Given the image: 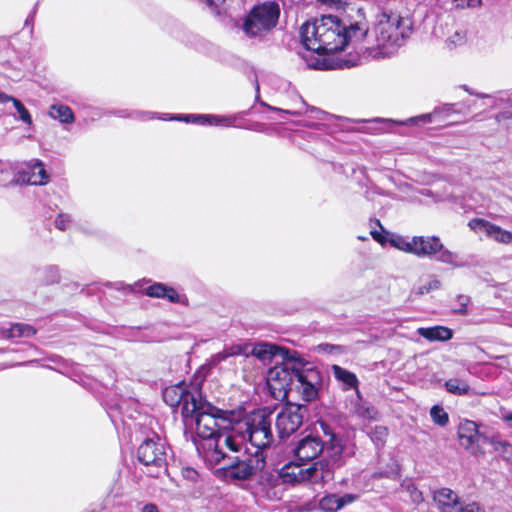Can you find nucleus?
Here are the masks:
<instances>
[{"instance_id": "f257e3e1", "label": "nucleus", "mask_w": 512, "mask_h": 512, "mask_svg": "<svg viewBox=\"0 0 512 512\" xmlns=\"http://www.w3.org/2000/svg\"><path fill=\"white\" fill-rule=\"evenodd\" d=\"M184 437L192 441L198 453L211 465L220 463L225 447L224 439L232 431L234 412L222 410L203 399L196 403L194 412L183 419Z\"/></svg>"}, {"instance_id": "f03ea898", "label": "nucleus", "mask_w": 512, "mask_h": 512, "mask_svg": "<svg viewBox=\"0 0 512 512\" xmlns=\"http://www.w3.org/2000/svg\"><path fill=\"white\" fill-rule=\"evenodd\" d=\"M368 31L365 22L347 24L338 16L322 15L305 22L300 28V36L307 50L329 54L343 50L349 43L363 40Z\"/></svg>"}, {"instance_id": "7ed1b4c3", "label": "nucleus", "mask_w": 512, "mask_h": 512, "mask_svg": "<svg viewBox=\"0 0 512 512\" xmlns=\"http://www.w3.org/2000/svg\"><path fill=\"white\" fill-rule=\"evenodd\" d=\"M315 433L302 437L293 448V454L301 462L312 461L325 453V457L315 463H325L332 475L337 468L345 464V457L354 455L353 449L345 446L343 438L325 421H317Z\"/></svg>"}, {"instance_id": "20e7f679", "label": "nucleus", "mask_w": 512, "mask_h": 512, "mask_svg": "<svg viewBox=\"0 0 512 512\" xmlns=\"http://www.w3.org/2000/svg\"><path fill=\"white\" fill-rule=\"evenodd\" d=\"M272 423V413L264 409L254 410L240 419L234 417L232 431L224 439L225 447L230 451L239 452L249 442L257 450L265 453L275 440Z\"/></svg>"}, {"instance_id": "39448f33", "label": "nucleus", "mask_w": 512, "mask_h": 512, "mask_svg": "<svg viewBox=\"0 0 512 512\" xmlns=\"http://www.w3.org/2000/svg\"><path fill=\"white\" fill-rule=\"evenodd\" d=\"M223 458L220 463L225 462L224 466L217 469V475L228 482H241L252 479L266 464V453L256 450L249 453L247 447L239 452L228 450L226 447L220 448Z\"/></svg>"}, {"instance_id": "423d86ee", "label": "nucleus", "mask_w": 512, "mask_h": 512, "mask_svg": "<svg viewBox=\"0 0 512 512\" xmlns=\"http://www.w3.org/2000/svg\"><path fill=\"white\" fill-rule=\"evenodd\" d=\"M280 6L275 1L255 5L245 17L242 30L250 39L262 40L277 25Z\"/></svg>"}, {"instance_id": "0eeeda50", "label": "nucleus", "mask_w": 512, "mask_h": 512, "mask_svg": "<svg viewBox=\"0 0 512 512\" xmlns=\"http://www.w3.org/2000/svg\"><path fill=\"white\" fill-rule=\"evenodd\" d=\"M411 26L412 22L409 18L383 11L378 16L374 27L377 46L382 48L401 46L404 39L409 37Z\"/></svg>"}, {"instance_id": "6e6552de", "label": "nucleus", "mask_w": 512, "mask_h": 512, "mask_svg": "<svg viewBox=\"0 0 512 512\" xmlns=\"http://www.w3.org/2000/svg\"><path fill=\"white\" fill-rule=\"evenodd\" d=\"M168 457L169 447L159 436L147 438L137 450V459L150 477L158 478L167 473Z\"/></svg>"}, {"instance_id": "1a4fd4ad", "label": "nucleus", "mask_w": 512, "mask_h": 512, "mask_svg": "<svg viewBox=\"0 0 512 512\" xmlns=\"http://www.w3.org/2000/svg\"><path fill=\"white\" fill-rule=\"evenodd\" d=\"M286 361L282 364H275L267 373V386L271 396L276 400H284L289 392L293 391L295 370L299 359L288 358L287 352L283 355Z\"/></svg>"}, {"instance_id": "9d476101", "label": "nucleus", "mask_w": 512, "mask_h": 512, "mask_svg": "<svg viewBox=\"0 0 512 512\" xmlns=\"http://www.w3.org/2000/svg\"><path fill=\"white\" fill-rule=\"evenodd\" d=\"M279 478L288 484H320L331 481L334 475L325 463H312L307 468L290 463L280 470Z\"/></svg>"}, {"instance_id": "9b49d317", "label": "nucleus", "mask_w": 512, "mask_h": 512, "mask_svg": "<svg viewBox=\"0 0 512 512\" xmlns=\"http://www.w3.org/2000/svg\"><path fill=\"white\" fill-rule=\"evenodd\" d=\"M323 383L322 373L311 363L299 359L293 382L296 391L305 402H311L318 397Z\"/></svg>"}, {"instance_id": "f8f14e48", "label": "nucleus", "mask_w": 512, "mask_h": 512, "mask_svg": "<svg viewBox=\"0 0 512 512\" xmlns=\"http://www.w3.org/2000/svg\"><path fill=\"white\" fill-rule=\"evenodd\" d=\"M412 244L414 245L413 255L434 258L441 263L458 266L457 254L445 248L437 236H414Z\"/></svg>"}, {"instance_id": "ddd939ff", "label": "nucleus", "mask_w": 512, "mask_h": 512, "mask_svg": "<svg viewBox=\"0 0 512 512\" xmlns=\"http://www.w3.org/2000/svg\"><path fill=\"white\" fill-rule=\"evenodd\" d=\"M201 392L192 387L187 389L184 386H171L163 390V400L171 407H180L182 419L196 409V403L201 397Z\"/></svg>"}, {"instance_id": "4468645a", "label": "nucleus", "mask_w": 512, "mask_h": 512, "mask_svg": "<svg viewBox=\"0 0 512 512\" xmlns=\"http://www.w3.org/2000/svg\"><path fill=\"white\" fill-rule=\"evenodd\" d=\"M306 411L307 408L302 405H287L281 409L275 420L280 439H285L298 430Z\"/></svg>"}, {"instance_id": "2eb2a0df", "label": "nucleus", "mask_w": 512, "mask_h": 512, "mask_svg": "<svg viewBox=\"0 0 512 512\" xmlns=\"http://www.w3.org/2000/svg\"><path fill=\"white\" fill-rule=\"evenodd\" d=\"M458 436L461 446L473 455H476L481 451L480 442L482 440L487 442V439H489L488 437L480 434L477 424L470 420H465L460 423Z\"/></svg>"}, {"instance_id": "dca6fc26", "label": "nucleus", "mask_w": 512, "mask_h": 512, "mask_svg": "<svg viewBox=\"0 0 512 512\" xmlns=\"http://www.w3.org/2000/svg\"><path fill=\"white\" fill-rule=\"evenodd\" d=\"M48 174L44 165L39 160H33L26 165V168L19 171L11 184L44 185L48 182Z\"/></svg>"}, {"instance_id": "f3484780", "label": "nucleus", "mask_w": 512, "mask_h": 512, "mask_svg": "<svg viewBox=\"0 0 512 512\" xmlns=\"http://www.w3.org/2000/svg\"><path fill=\"white\" fill-rule=\"evenodd\" d=\"M469 227L473 230L483 231L487 236L500 243H510L512 233L503 230L501 227L492 224L484 219L474 218L469 222Z\"/></svg>"}, {"instance_id": "a211bd4d", "label": "nucleus", "mask_w": 512, "mask_h": 512, "mask_svg": "<svg viewBox=\"0 0 512 512\" xmlns=\"http://www.w3.org/2000/svg\"><path fill=\"white\" fill-rule=\"evenodd\" d=\"M169 119L210 126H231L234 122V119L230 117H220L216 115L204 114H179L172 116Z\"/></svg>"}, {"instance_id": "6ab92c4d", "label": "nucleus", "mask_w": 512, "mask_h": 512, "mask_svg": "<svg viewBox=\"0 0 512 512\" xmlns=\"http://www.w3.org/2000/svg\"><path fill=\"white\" fill-rule=\"evenodd\" d=\"M370 234L375 241L382 245L389 243L393 248L405 253L413 254L414 245L412 244V238L409 239L402 235L389 232H386L385 235H383L378 231H371Z\"/></svg>"}, {"instance_id": "aec40b11", "label": "nucleus", "mask_w": 512, "mask_h": 512, "mask_svg": "<svg viewBox=\"0 0 512 512\" xmlns=\"http://www.w3.org/2000/svg\"><path fill=\"white\" fill-rule=\"evenodd\" d=\"M433 498L441 512H457L461 504L458 495L449 488L435 491Z\"/></svg>"}, {"instance_id": "412c9836", "label": "nucleus", "mask_w": 512, "mask_h": 512, "mask_svg": "<svg viewBox=\"0 0 512 512\" xmlns=\"http://www.w3.org/2000/svg\"><path fill=\"white\" fill-rule=\"evenodd\" d=\"M143 292L152 298L167 299L171 303H179L180 296L177 291L163 283H153L143 289Z\"/></svg>"}, {"instance_id": "4be33fe9", "label": "nucleus", "mask_w": 512, "mask_h": 512, "mask_svg": "<svg viewBox=\"0 0 512 512\" xmlns=\"http://www.w3.org/2000/svg\"><path fill=\"white\" fill-rule=\"evenodd\" d=\"M456 104H445L441 107H436L432 113L422 114L416 117H411L407 119L405 122H402V124H419V123H429L432 121L433 117L441 116L447 117L451 115L452 113L459 112L458 109H456Z\"/></svg>"}, {"instance_id": "5701e85b", "label": "nucleus", "mask_w": 512, "mask_h": 512, "mask_svg": "<svg viewBox=\"0 0 512 512\" xmlns=\"http://www.w3.org/2000/svg\"><path fill=\"white\" fill-rule=\"evenodd\" d=\"M417 333L429 341H447L453 336V331L445 326L421 327Z\"/></svg>"}, {"instance_id": "b1692460", "label": "nucleus", "mask_w": 512, "mask_h": 512, "mask_svg": "<svg viewBox=\"0 0 512 512\" xmlns=\"http://www.w3.org/2000/svg\"><path fill=\"white\" fill-rule=\"evenodd\" d=\"M332 370L334 377L336 378V380L342 383L344 390L355 389L359 394V381L357 376L353 372H350L347 369L342 368L338 365H333Z\"/></svg>"}, {"instance_id": "393cba45", "label": "nucleus", "mask_w": 512, "mask_h": 512, "mask_svg": "<svg viewBox=\"0 0 512 512\" xmlns=\"http://www.w3.org/2000/svg\"><path fill=\"white\" fill-rule=\"evenodd\" d=\"M1 334L8 339L21 337L29 338L36 334V329L29 324L15 323L9 328H2Z\"/></svg>"}, {"instance_id": "a878e982", "label": "nucleus", "mask_w": 512, "mask_h": 512, "mask_svg": "<svg viewBox=\"0 0 512 512\" xmlns=\"http://www.w3.org/2000/svg\"><path fill=\"white\" fill-rule=\"evenodd\" d=\"M494 451L506 462L512 464V444L500 439L499 437H490L487 439Z\"/></svg>"}, {"instance_id": "bb28decb", "label": "nucleus", "mask_w": 512, "mask_h": 512, "mask_svg": "<svg viewBox=\"0 0 512 512\" xmlns=\"http://www.w3.org/2000/svg\"><path fill=\"white\" fill-rule=\"evenodd\" d=\"M332 61H333V64L327 66L326 68L345 69V68H351V67L360 65L362 63V57L358 52H355V53H349L348 55H345V56H337Z\"/></svg>"}, {"instance_id": "cd10ccee", "label": "nucleus", "mask_w": 512, "mask_h": 512, "mask_svg": "<svg viewBox=\"0 0 512 512\" xmlns=\"http://www.w3.org/2000/svg\"><path fill=\"white\" fill-rule=\"evenodd\" d=\"M282 352V349L271 344H258L252 350V354L263 362L270 361Z\"/></svg>"}, {"instance_id": "c85d7f7f", "label": "nucleus", "mask_w": 512, "mask_h": 512, "mask_svg": "<svg viewBox=\"0 0 512 512\" xmlns=\"http://www.w3.org/2000/svg\"><path fill=\"white\" fill-rule=\"evenodd\" d=\"M49 114L52 118L58 119L62 123H72L74 114L70 107L63 104H54L50 107Z\"/></svg>"}, {"instance_id": "c756f323", "label": "nucleus", "mask_w": 512, "mask_h": 512, "mask_svg": "<svg viewBox=\"0 0 512 512\" xmlns=\"http://www.w3.org/2000/svg\"><path fill=\"white\" fill-rule=\"evenodd\" d=\"M446 390L454 395H467L470 391L469 384L462 379L451 378L444 384Z\"/></svg>"}, {"instance_id": "7c9ffc66", "label": "nucleus", "mask_w": 512, "mask_h": 512, "mask_svg": "<svg viewBox=\"0 0 512 512\" xmlns=\"http://www.w3.org/2000/svg\"><path fill=\"white\" fill-rule=\"evenodd\" d=\"M319 506L324 511H338L343 508V504L340 502V499H338V495L336 494H330L323 497L319 502Z\"/></svg>"}, {"instance_id": "2f4dec72", "label": "nucleus", "mask_w": 512, "mask_h": 512, "mask_svg": "<svg viewBox=\"0 0 512 512\" xmlns=\"http://www.w3.org/2000/svg\"><path fill=\"white\" fill-rule=\"evenodd\" d=\"M388 436V429L384 426H375L369 433V437L377 449L384 446Z\"/></svg>"}, {"instance_id": "473e14b6", "label": "nucleus", "mask_w": 512, "mask_h": 512, "mask_svg": "<svg viewBox=\"0 0 512 512\" xmlns=\"http://www.w3.org/2000/svg\"><path fill=\"white\" fill-rule=\"evenodd\" d=\"M430 416L432 421L439 426H445L449 421L447 412L438 405H435L431 408Z\"/></svg>"}, {"instance_id": "72a5a7b5", "label": "nucleus", "mask_w": 512, "mask_h": 512, "mask_svg": "<svg viewBox=\"0 0 512 512\" xmlns=\"http://www.w3.org/2000/svg\"><path fill=\"white\" fill-rule=\"evenodd\" d=\"M456 305L453 312L459 315L468 314V305L471 303V298L467 295L460 294L455 299Z\"/></svg>"}, {"instance_id": "f704fd0d", "label": "nucleus", "mask_w": 512, "mask_h": 512, "mask_svg": "<svg viewBox=\"0 0 512 512\" xmlns=\"http://www.w3.org/2000/svg\"><path fill=\"white\" fill-rule=\"evenodd\" d=\"M376 478H389L396 480L400 477V466L394 462L388 470L379 471L375 473Z\"/></svg>"}, {"instance_id": "c9c22d12", "label": "nucleus", "mask_w": 512, "mask_h": 512, "mask_svg": "<svg viewBox=\"0 0 512 512\" xmlns=\"http://www.w3.org/2000/svg\"><path fill=\"white\" fill-rule=\"evenodd\" d=\"M13 105L17 112L19 113V118L26 124L32 123V118L30 116L29 111L25 108V106L16 98L13 99Z\"/></svg>"}, {"instance_id": "e433bc0d", "label": "nucleus", "mask_w": 512, "mask_h": 512, "mask_svg": "<svg viewBox=\"0 0 512 512\" xmlns=\"http://www.w3.org/2000/svg\"><path fill=\"white\" fill-rule=\"evenodd\" d=\"M45 282L47 284L56 283L60 279L59 270L56 266H48L44 269Z\"/></svg>"}, {"instance_id": "4c0bfd02", "label": "nucleus", "mask_w": 512, "mask_h": 512, "mask_svg": "<svg viewBox=\"0 0 512 512\" xmlns=\"http://www.w3.org/2000/svg\"><path fill=\"white\" fill-rule=\"evenodd\" d=\"M457 512H486L485 508L477 502L464 503L461 502Z\"/></svg>"}, {"instance_id": "58836bf2", "label": "nucleus", "mask_w": 512, "mask_h": 512, "mask_svg": "<svg viewBox=\"0 0 512 512\" xmlns=\"http://www.w3.org/2000/svg\"><path fill=\"white\" fill-rule=\"evenodd\" d=\"M72 222V218L69 214L60 213L55 219V226L61 231H64L68 228L70 223Z\"/></svg>"}, {"instance_id": "ea45409f", "label": "nucleus", "mask_w": 512, "mask_h": 512, "mask_svg": "<svg viewBox=\"0 0 512 512\" xmlns=\"http://www.w3.org/2000/svg\"><path fill=\"white\" fill-rule=\"evenodd\" d=\"M405 488L410 493V497L414 503L419 504L423 502L422 492L413 483H408Z\"/></svg>"}, {"instance_id": "a19ab883", "label": "nucleus", "mask_w": 512, "mask_h": 512, "mask_svg": "<svg viewBox=\"0 0 512 512\" xmlns=\"http://www.w3.org/2000/svg\"><path fill=\"white\" fill-rule=\"evenodd\" d=\"M457 9L475 8L481 5V0H452Z\"/></svg>"}, {"instance_id": "79ce46f5", "label": "nucleus", "mask_w": 512, "mask_h": 512, "mask_svg": "<svg viewBox=\"0 0 512 512\" xmlns=\"http://www.w3.org/2000/svg\"><path fill=\"white\" fill-rule=\"evenodd\" d=\"M496 121L499 123L504 121L512 122V99L509 100L508 106L496 115Z\"/></svg>"}, {"instance_id": "37998d69", "label": "nucleus", "mask_w": 512, "mask_h": 512, "mask_svg": "<svg viewBox=\"0 0 512 512\" xmlns=\"http://www.w3.org/2000/svg\"><path fill=\"white\" fill-rule=\"evenodd\" d=\"M441 286V282L437 279L431 280L428 284L419 287L418 294L423 295L432 290H437Z\"/></svg>"}, {"instance_id": "c03bdc74", "label": "nucleus", "mask_w": 512, "mask_h": 512, "mask_svg": "<svg viewBox=\"0 0 512 512\" xmlns=\"http://www.w3.org/2000/svg\"><path fill=\"white\" fill-rule=\"evenodd\" d=\"M227 0H201V2L205 3L211 11L216 14L221 13V5H224Z\"/></svg>"}, {"instance_id": "a18cd8bd", "label": "nucleus", "mask_w": 512, "mask_h": 512, "mask_svg": "<svg viewBox=\"0 0 512 512\" xmlns=\"http://www.w3.org/2000/svg\"><path fill=\"white\" fill-rule=\"evenodd\" d=\"M262 105L267 107L269 110L277 111V112H282V113L289 114V115H299V114H301L300 111L284 110V109H281V108L270 106V105H268L266 103H262Z\"/></svg>"}, {"instance_id": "49530a36", "label": "nucleus", "mask_w": 512, "mask_h": 512, "mask_svg": "<svg viewBox=\"0 0 512 512\" xmlns=\"http://www.w3.org/2000/svg\"><path fill=\"white\" fill-rule=\"evenodd\" d=\"M228 357H230V354H229L228 350L225 349L222 352H219L216 355H214L213 362L219 363V362L226 360Z\"/></svg>"}, {"instance_id": "de8ad7c7", "label": "nucleus", "mask_w": 512, "mask_h": 512, "mask_svg": "<svg viewBox=\"0 0 512 512\" xmlns=\"http://www.w3.org/2000/svg\"><path fill=\"white\" fill-rule=\"evenodd\" d=\"M338 499H340V502L343 504V507L347 504H350L355 501L356 496L353 494H345L343 496H338Z\"/></svg>"}, {"instance_id": "09e8293b", "label": "nucleus", "mask_w": 512, "mask_h": 512, "mask_svg": "<svg viewBox=\"0 0 512 512\" xmlns=\"http://www.w3.org/2000/svg\"><path fill=\"white\" fill-rule=\"evenodd\" d=\"M319 2L326 4L328 6L339 7L346 3L345 0H318Z\"/></svg>"}, {"instance_id": "8fccbe9b", "label": "nucleus", "mask_w": 512, "mask_h": 512, "mask_svg": "<svg viewBox=\"0 0 512 512\" xmlns=\"http://www.w3.org/2000/svg\"><path fill=\"white\" fill-rule=\"evenodd\" d=\"M106 285L107 286H113L115 289H118V290L123 289L126 292L133 291V288L131 286H129V285L124 286L123 283H121V282H116L114 284L107 283Z\"/></svg>"}, {"instance_id": "3c124183", "label": "nucleus", "mask_w": 512, "mask_h": 512, "mask_svg": "<svg viewBox=\"0 0 512 512\" xmlns=\"http://www.w3.org/2000/svg\"><path fill=\"white\" fill-rule=\"evenodd\" d=\"M226 350H228L230 356L240 355L243 353V348L240 345L232 346L230 348H227Z\"/></svg>"}, {"instance_id": "603ef678", "label": "nucleus", "mask_w": 512, "mask_h": 512, "mask_svg": "<svg viewBox=\"0 0 512 512\" xmlns=\"http://www.w3.org/2000/svg\"><path fill=\"white\" fill-rule=\"evenodd\" d=\"M141 512H159V510L155 504L149 503L142 508Z\"/></svg>"}, {"instance_id": "864d4df0", "label": "nucleus", "mask_w": 512, "mask_h": 512, "mask_svg": "<svg viewBox=\"0 0 512 512\" xmlns=\"http://www.w3.org/2000/svg\"><path fill=\"white\" fill-rule=\"evenodd\" d=\"M319 349L325 352H332L334 349H340V347L331 344H321L319 345Z\"/></svg>"}, {"instance_id": "5fc2aeb1", "label": "nucleus", "mask_w": 512, "mask_h": 512, "mask_svg": "<svg viewBox=\"0 0 512 512\" xmlns=\"http://www.w3.org/2000/svg\"><path fill=\"white\" fill-rule=\"evenodd\" d=\"M14 97L6 95L5 93L0 91V103H5L8 101H13Z\"/></svg>"}, {"instance_id": "6e6d98bb", "label": "nucleus", "mask_w": 512, "mask_h": 512, "mask_svg": "<svg viewBox=\"0 0 512 512\" xmlns=\"http://www.w3.org/2000/svg\"><path fill=\"white\" fill-rule=\"evenodd\" d=\"M252 82L255 84V90H256V93H257L256 94V98H259L260 87H259V83H258L257 76H256L255 73L253 74Z\"/></svg>"}, {"instance_id": "4d7b16f0", "label": "nucleus", "mask_w": 512, "mask_h": 512, "mask_svg": "<svg viewBox=\"0 0 512 512\" xmlns=\"http://www.w3.org/2000/svg\"><path fill=\"white\" fill-rule=\"evenodd\" d=\"M310 111H311V112H313V113H316V117H317L318 119H320V120H322L323 118H322V117H320L319 115H325V112H324V111H322V110H320V109H318V108H315V107H311V108H310Z\"/></svg>"}, {"instance_id": "13d9d810", "label": "nucleus", "mask_w": 512, "mask_h": 512, "mask_svg": "<svg viewBox=\"0 0 512 512\" xmlns=\"http://www.w3.org/2000/svg\"><path fill=\"white\" fill-rule=\"evenodd\" d=\"M36 11H37V8L34 7V9L32 10V12L29 14V16L27 17L26 21H25V25H28L29 22H32L34 17H35V14H36Z\"/></svg>"}, {"instance_id": "bf43d9fd", "label": "nucleus", "mask_w": 512, "mask_h": 512, "mask_svg": "<svg viewBox=\"0 0 512 512\" xmlns=\"http://www.w3.org/2000/svg\"><path fill=\"white\" fill-rule=\"evenodd\" d=\"M504 421L512 428V412L503 417Z\"/></svg>"}, {"instance_id": "052dcab7", "label": "nucleus", "mask_w": 512, "mask_h": 512, "mask_svg": "<svg viewBox=\"0 0 512 512\" xmlns=\"http://www.w3.org/2000/svg\"><path fill=\"white\" fill-rule=\"evenodd\" d=\"M454 37H458V42H462L464 39V36L461 35L459 32H456Z\"/></svg>"}, {"instance_id": "680f3d73", "label": "nucleus", "mask_w": 512, "mask_h": 512, "mask_svg": "<svg viewBox=\"0 0 512 512\" xmlns=\"http://www.w3.org/2000/svg\"><path fill=\"white\" fill-rule=\"evenodd\" d=\"M450 42H451V43H453V44H457V43H459V42H458V37H454V36H453L452 38H450Z\"/></svg>"}, {"instance_id": "e2e57ef3", "label": "nucleus", "mask_w": 512, "mask_h": 512, "mask_svg": "<svg viewBox=\"0 0 512 512\" xmlns=\"http://www.w3.org/2000/svg\"><path fill=\"white\" fill-rule=\"evenodd\" d=\"M94 289H92L90 286L87 287V294L93 293Z\"/></svg>"}, {"instance_id": "0e129e2a", "label": "nucleus", "mask_w": 512, "mask_h": 512, "mask_svg": "<svg viewBox=\"0 0 512 512\" xmlns=\"http://www.w3.org/2000/svg\"><path fill=\"white\" fill-rule=\"evenodd\" d=\"M376 223H377V225H379V226H380V228H381V229H383V227H382V225H381V223H380V221H379V220H376Z\"/></svg>"}, {"instance_id": "69168bd1", "label": "nucleus", "mask_w": 512, "mask_h": 512, "mask_svg": "<svg viewBox=\"0 0 512 512\" xmlns=\"http://www.w3.org/2000/svg\"><path fill=\"white\" fill-rule=\"evenodd\" d=\"M313 67H314V68H318V69H321V68H322V67H321L320 65H318V64H317V65H314Z\"/></svg>"}, {"instance_id": "338daca9", "label": "nucleus", "mask_w": 512, "mask_h": 512, "mask_svg": "<svg viewBox=\"0 0 512 512\" xmlns=\"http://www.w3.org/2000/svg\"><path fill=\"white\" fill-rule=\"evenodd\" d=\"M136 286L139 287V290L142 289V285L139 283H136Z\"/></svg>"}, {"instance_id": "774afa93", "label": "nucleus", "mask_w": 512, "mask_h": 512, "mask_svg": "<svg viewBox=\"0 0 512 512\" xmlns=\"http://www.w3.org/2000/svg\"><path fill=\"white\" fill-rule=\"evenodd\" d=\"M30 362H24V363H19L18 365H27L29 364Z\"/></svg>"}]
</instances>
